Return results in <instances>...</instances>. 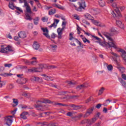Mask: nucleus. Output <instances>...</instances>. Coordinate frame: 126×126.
<instances>
[{
  "label": "nucleus",
  "instance_id": "nucleus-50",
  "mask_svg": "<svg viewBox=\"0 0 126 126\" xmlns=\"http://www.w3.org/2000/svg\"><path fill=\"white\" fill-rule=\"evenodd\" d=\"M90 115L91 114L87 111L86 114L84 116V118H88V117H89Z\"/></svg>",
  "mask_w": 126,
  "mask_h": 126
},
{
  "label": "nucleus",
  "instance_id": "nucleus-4",
  "mask_svg": "<svg viewBox=\"0 0 126 126\" xmlns=\"http://www.w3.org/2000/svg\"><path fill=\"white\" fill-rule=\"evenodd\" d=\"M8 52H14V48L10 45H7L6 47H4V45H1L0 53L2 54H8Z\"/></svg>",
  "mask_w": 126,
  "mask_h": 126
},
{
  "label": "nucleus",
  "instance_id": "nucleus-3",
  "mask_svg": "<svg viewBox=\"0 0 126 126\" xmlns=\"http://www.w3.org/2000/svg\"><path fill=\"white\" fill-rule=\"evenodd\" d=\"M39 102L40 103H44V104H51V103H52L51 100L45 98H41L40 100H38L36 101L37 104H35L34 107L38 111H39L40 112L45 111V106L42 105V104H39Z\"/></svg>",
  "mask_w": 126,
  "mask_h": 126
},
{
  "label": "nucleus",
  "instance_id": "nucleus-30",
  "mask_svg": "<svg viewBox=\"0 0 126 126\" xmlns=\"http://www.w3.org/2000/svg\"><path fill=\"white\" fill-rule=\"evenodd\" d=\"M117 68L119 70L120 72L124 73L126 71V68L124 67H117Z\"/></svg>",
  "mask_w": 126,
  "mask_h": 126
},
{
  "label": "nucleus",
  "instance_id": "nucleus-23",
  "mask_svg": "<svg viewBox=\"0 0 126 126\" xmlns=\"http://www.w3.org/2000/svg\"><path fill=\"white\" fill-rule=\"evenodd\" d=\"M28 81V79L25 78H21L20 79V82H19V84H25Z\"/></svg>",
  "mask_w": 126,
  "mask_h": 126
},
{
  "label": "nucleus",
  "instance_id": "nucleus-41",
  "mask_svg": "<svg viewBox=\"0 0 126 126\" xmlns=\"http://www.w3.org/2000/svg\"><path fill=\"white\" fill-rule=\"evenodd\" d=\"M92 22H93V23L94 24V25L98 26V24H99V22H98V21L94 20V18L92 20Z\"/></svg>",
  "mask_w": 126,
  "mask_h": 126
},
{
  "label": "nucleus",
  "instance_id": "nucleus-26",
  "mask_svg": "<svg viewBox=\"0 0 126 126\" xmlns=\"http://www.w3.org/2000/svg\"><path fill=\"white\" fill-rule=\"evenodd\" d=\"M84 17L87 18V19H88L89 20H92V19L94 18L91 15L89 14V13H86L84 15Z\"/></svg>",
  "mask_w": 126,
  "mask_h": 126
},
{
  "label": "nucleus",
  "instance_id": "nucleus-52",
  "mask_svg": "<svg viewBox=\"0 0 126 126\" xmlns=\"http://www.w3.org/2000/svg\"><path fill=\"white\" fill-rule=\"evenodd\" d=\"M122 79H124V80H126V74H122L121 76Z\"/></svg>",
  "mask_w": 126,
  "mask_h": 126
},
{
  "label": "nucleus",
  "instance_id": "nucleus-56",
  "mask_svg": "<svg viewBox=\"0 0 126 126\" xmlns=\"http://www.w3.org/2000/svg\"><path fill=\"white\" fill-rule=\"evenodd\" d=\"M17 111V108H16L14 110L12 111L11 113L12 115H15V113H16Z\"/></svg>",
  "mask_w": 126,
  "mask_h": 126
},
{
  "label": "nucleus",
  "instance_id": "nucleus-46",
  "mask_svg": "<svg viewBox=\"0 0 126 126\" xmlns=\"http://www.w3.org/2000/svg\"><path fill=\"white\" fill-rule=\"evenodd\" d=\"M9 8H11V9H14V8H15V6H14V5H13V4H9Z\"/></svg>",
  "mask_w": 126,
  "mask_h": 126
},
{
  "label": "nucleus",
  "instance_id": "nucleus-17",
  "mask_svg": "<svg viewBox=\"0 0 126 126\" xmlns=\"http://www.w3.org/2000/svg\"><path fill=\"white\" fill-rule=\"evenodd\" d=\"M32 47L34 50H38L40 48V44L37 42V41H34L33 43V44L32 45Z\"/></svg>",
  "mask_w": 126,
  "mask_h": 126
},
{
  "label": "nucleus",
  "instance_id": "nucleus-20",
  "mask_svg": "<svg viewBox=\"0 0 126 126\" xmlns=\"http://www.w3.org/2000/svg\"><path fill=\"white\" fill-rule=\"evenodd\" d=\"M80 124L81 125H84L85 124H87L88 125H89L91 124V122H90V119H84L82 121H81Z\"/></svg>",
  "mask_w": 126,
  "mask_h": 126
},
{
  "label": "nucleus",
  "instance_id": "nucleus-28",
  "mask_svg": "<svg viewBox=\"0 0 126 126\" xmlns=\"http://www.w3.org/2000/svg\"><path fill=\"white\" fill-rule=\"evenodd\" d=\"M120 83H121L122 86H124L125 87V88H126V82H125V80H124V79L121 78L120 80Z\"/></svg>",
  "mask_w": 126,
  "mask_h": 126
},
{
  "label": "nucleus",
  "instance_id": "nucleus-22",
  "mask_svg": "<svg viewBox=\"0 0 126 126\" xmlns=\"http://www.w3.org/2000/svg\"><path fill=\"white\" fill-rule=\"evenodd\" d=\"M42 76H44V79L45 80H47V81H50V80L51 81H53V79H52L53 78L52 77H51V76H49L46 74H43L42 75Z\"/></svg>",
  "mask_w": 126,
  "mask_h": 126
},
{
  "label": "nucleus",
  "instance_id": "nucleus-36",
  "mask_svg": "<svg viewBox=\"0 0 126 126\" xmlns=\"http://www.w3.org/2000/svg\"><path fill=\"white\" fill-rule=\"evenodd\" d=\"M33 23L35 25H38L39 23V17H36L34 19H33Z\"/></svg>",
  "mask_w": 126,
  "mask_h": 126
},
{
  "label": "nucleus",
  "instance_id": "nucleus-51",
  "mask_svg": "<svg viewBox=\"0 0 126 126\" xmlns=\"http://www.w3.org/2000/svg\"><path fill=\"white\" fill-rule=\"evenodd\" d=\"M42 21H43V22H46V21H48V18H47L46 17H44L43 18H42Z\"/></svg>",
  "mask_w": 126,
  "mask_h": 126
},
{
  "label": "nucleus",
  "instance_id": "nucleus-12",
  "mask_svg": "<svg viewBox=\"0 0 126 126\" xmlns=\"http://www.w3.org/2000/svg\"><path fill=\"white\" fill-rule=\"evenodd\" d=\"M63 29L64 28L63 27L62 28H59L57 29V33H58V39H62L63 38Z\"/></svg>",
  "mask_w": 126,
  "mask_h": 126
},
{
  "label": "nucleus",
  "instance_id": "nucleus-62",
  "mask_svg": "<svg viewBox=\"0 0 126 126\" xmlns=\"http://www.w3.org/2000/svg\"><path fill=\"white\" fill-rule=\"evenodd\" d=\"M49 85L51 87H54L55 88H58V87H57V85H54L53 84H50Z\"/></svg>",
  "mask_w": 126,
  "mask_h": 126
},
{
  "label": "nucleus",
  "instance_id": "nucleus-27",
  "mask_svg": "<svg viewBox=\"0 0 126 126\" xmlns=\"http://www.w3.org/2000/svg\"><path fill=\"white\" fill-rule=\"evenodd\" d=\"M116 24L120 28H123V27H124V24H123V23L121 21H116Z\"/></svg>",
  "mask_w": 126,
  "mask_h": 126
},
{
  "label": "nucleus",
  "instance_id": "nucleus-15",
  "mask_svg": "<svg viewBox=\"0 0 126 126\" xmlns=\"http://www.w3.org/2000/svg\"><path fill=\"white\" fill-rule=\"evenodd\" d=\"M29 113L28 112L24 111L20 114V118L21 119H23V120H26L27 119V115H28Z\"/></svg>",
  "mask_w": 126,
  "mask_h": 126
},
{
  "label": "nucleus",
  "instance_id": "nucleus-48",
  "mask_svg": "<svg viewBox=\"0 0 126 126\" xmlns=\"http://www.w3.org/2000/svg\"><path fill=\"white\" fill-rule=\"evenodd\" d=\"M15 9H16V10L20 11V12H23V11L21 9H20V8H19V7L15 6Z\"/></svg>",
  "mask_w": 126,
  "mask_h": 126
},
{
  "label": "nucleus",
  "instance_id": "nucleus-9",
  "mask_svg": "<svg viewBox=\"0 0 126 126\" xmlns=\"http://www.w3.org/2000/svg\"><path fill=\"white\" fill-rule=\"evenodd\" d=\"M24 0V5L23 6V7H26V10L27 11V12L28 13H29L30 14H32V11L31 10V8H30V6L28 5V3L27 2V1L26 0Z\"/></svg>",
  "mask_w": 126,
  "mask_h": 126
},
{
  "label": "nucleus",
  "instance_id": "nucleus-6",
  "mask_svg": "<svg viewBox=\"0 0 126 126\" xmlns=\"http://www.w3.org/2000/svg\"><path fill=\"white\" fill-rule=\"evenodd\" d=\"M78 3L79 4V7L75 6V10H77V11L80 12V11H82V9H85V7H86V4H85V1L79 2Z\"/></svg>",
  "mask_w": 126,
  "mask_h": 126
},
{
  "label": "nucleus",
  "instance_id": "nucleus-25",
  "mask_svg": "<svg viewBox=\"0 0 126 126\" xmlns=\"http://www.w3.org/2000/svg\"><path fill=\"white\" fill-rule=\"evenodd\" d=\"M56 12H57V10L55 8H53L49 11L48 14L49 15H54V14H55Z\"/></svg>",
  "mask_w": 126,
  "mask_h": 126
},
{
  "label": "nucleus",
  "instance_id": "nucleus-47",
  "mask_svg": "<svg viewBox=\"0 0 126 126\" xmlns=\"http://www.w3.org/2000/svg\"><path fill=\"white\" fill-rule=\"evenodd\" d=\"M36 64H37V61H36L31 62V65H36Z\"/></svg>",
  "mask_w": 126,
  "mask_h": 126
},
{
  "label": "nucleus",
  "instance_id": "nucleus-8",
  "mask_svg": "<svg viewBox=\"0 0 126 126\" xmlns=\"http://www.w3.org/2000/svg\"><path fill=\"white\" fill-rule=\"evenodd\" d=\"M43 68H44V65H43V64H41L39 65V67L32 68V69H29V71H30V72H41V71H42V69Z\"/></svg>",
  "mask_w": 126,
  "mask_h": 126
},
{
  "label": "nucleus",
  "instance_id": "nucleus-64",
  "mask_svg": "<svg viewBox=\"0 0 126 126\" xmlns=\"http://www.w3.org/2000/svg\"><path fill=\"white\" fill-rule=\"evenodd\" d=\"M47 126H56V124L55 123H52V124H49L47 125Z\"/></svg>",
  "mask_w": 126,
  "mask_h": 126
},
{
  "label": "nucleus",
  "instance_id": "nucleus-10",
  "mask_svg": "<svg viewBox=\"0 0 126 126\" xmlns=\"http://www.w3.org/2000/svg\"><path fill=\"white\" fill-rule=\"evenodd\" d=\"M119 53H121V57L124 61L125 63H126V52L125 51V50L123 49H119V50L118 51Z\"/></svg>",
  "mask_w": 126,
  "mask_h": 126
},
{
  "label": "nucleus",
  "instance_id": "nucleus-45",
  "mask_svg": "<svg viewBox=\"0 0 126 126\" xmlns=\"http://www.w3.org/2000/svg\"><path fill=\"white\" fill-rule=\"evenodd\" d=\"M5 67H10V66H12L11 63H6L4 64Z\"/></svg>",
  "mask_w": 126,
  "mask_h": 126
},
{
  "label": "nucleus",
  "instance_id": "nucleus-40",
  "mask_svg": "<svg viewBox=\"0 0 126 126\" xmlns=\"http://www.w3.org/2000/svg\"><path fill=\"white\" fill-rule=\"evenodd\" d=\"M104 90H105V88H101L100 90H99V92L98 93V95H102L103 94V92H104Z\"/></svg>",
  "mask_w": 126,
  "mask_h": 126
},
{
  "label": "nucleus",
  "instance_id": "nucleus-5",
  "mask_svg": "<svg viewBox=\"0 0 126 126\" xmlns=\"http://www.w3.org/2000/svg\"><path fill=\"white\" fill-rule=\"evenodd\" d=\"M69 40H70V41H72L70 43L72 46H76L75 43H74V41H75L76 42V43H77V44L79 45L80 47L82 46V44L81 43V42L79 40H78L77 38H74L73 37V33L72 32L69 33Z\"/></svg>",
  "mask_w": 126,
  "mask_h": 126
},
{
  "label": "nucleus",
  "instance_id": "nucleus-7",
  "mask_svg": "<svg viewBox=\"0 0 126 126\" xmlns=\"http://www.w3.org/2000/svg\"><path fill=\"white\" fill-rule=\"evenodd\" d=\"M12 118H13V116H8L5 117V124L4 125H6L7 126H10L12 124Z\"/></svg>",
  "mask_w": 126,
  "mask_h": 126
},
{
  "label": "nucleus",
  "instance_id": "nucleus-57",
  "mask_svg": "<svg viewBox=\"0 0 126 126\" xmlns=\"http://www.w3.org/2000/svg\"><path fill=\"white\" fill-rule=\"evenodd\" d=\"M67 83L69 85H74L75 84V83L72 82V81H68L67 82Z\"/></svg>",
  "mask_w": 126,
  "mask_h": 126
},
{
  "label": "nucleus",
  "instance_id": "nucleus-63",
  "mask_svg": "<svg viewBox=\"0 0 126 126\" xmlns=\"http://www.w3.org/2000/svg\"><path fill=\"white\" fill-rule=\"evenodd\" d=\"M74 17H75V19H76L77 20H79V17L77 14L75 15L74 16Z\"/></svg>",
  "mask_w": 126,
  "mask_h": 126
},
{
  "label": "nucleus",
  "instance_id": "nucleus-14",
  "mask_svg": "<svg viewBox=\"0 0 126 126\" xmlns=\"http://www.w3.org/2000/svg\"><path fill=\"white\" fill-rule=\"evenodd\" d=\"M85 88H87V85L85 84H83L80 86H77L76 87V90L79 91V90H81L82 89H84Z\"/></svg>",
  "mask_w": 126,
  "mask_h": 126
},
{
  "label": "nucleus",
  "instance_id": "nucleus-43",
  "mask_svg": "<svg viewBox=\"0 0 126 126\" xmlns=\"http://www.w3.org/2000/svg\"><path fill=\"white\" fill-rule=\"evenodd\" d=\"M35 2H36V4L39 8H42V5H41V3H40V2H39V0H37V1H35Z\"/></svg>",
  "mask_w": 126,
  "mask_h": 126
},
{
  "label": "nucleus",
  "instance_id": "nucleus-42",
  "mask_svg": "<svg viewBox=\"0 0 126 126\" xmlns=\"http://www.w3.org/2000/svg\"><path fill=\"white\" fill-rule=\"evenodd\" d=\"M107 69L109 71H112V70H113V65L111 64L107 65Z\"/></svg>",
  "mask_w": 126,
  "mask_h": 126
},
{
  "label": "nucleus",
  "instance_id": "nucleus-31",
  "mask_svg": "<svg viewBox=\"0 0 126 126\" xmlns=\"http://www.w3.org/2000/svg\"><path fill=\"white\" fill-rule=\"evenodd\" d=\"M25 19L26 20H30V21H31V20H32V19H33V18L32 17H31V16H30V15H29V14L27 13L26 14Z\"/></svg>",
  "mask_w": 126,
  "mask_h": 126
},
{
  "label": "nucleus",
  "instance_id": "nucleus-16",
  "mask_svg": "<svg viewBox=\"0 0 126 126\" xmlns=\"http://www.w3.org/2000/svg\"><path fill=\"white\" fill-rule=\"evenodd\" d=\"M91 13L93 14L94 15H96L99 13V9H91L90 10Z\"/></svg>",
  "mask_w": 126,
  "mask_h": 126
},
{
  "label": "nucleus",
  "instance_id": "nucleus-19",
  "mask_svg": "<svg viewBox=\"0 0 126 126\" xmlns=\"http://www.w3.org/2000/svg\"><path fill=\"white\" fill-rule=\"evenodd\" d=\"M80 38H81L82 40L84 42V43H86L87 42L88 44H90V41L87 38H86L83 35L81 34L80 35Z\"/></svg>",
  "mask_w": 126,
  "mask_h": 126
},
{
  "label": "nucleus",
  "instance_id": "nucleus-32",
  "mask_svg": "<svg viewBox=\"0 0 126 126\" xmlns=\"http://www.w3.org/2000/svg\"><path fill=\"white\" fill-rule=\"evenodd\" d=\"M41 30L44 32L43 34H49V30H48V28H41Z\"/></svg>",
  "mask_w": 126,
  "mask_h": 126
},
{
  "label": "nucleus",
  "instance_id": "nucleus-54",
  "mask_svg": "<svg viewBox=\"0 0 126 126\" xmlns=\"http://www.w3.org/2000/svg\"><path fill=\"white\" fill-rule=\"evenodd\" d=\"M101 107H102V104L99 103L96 105L95 108H96L97 109H100Z\"/></svg>",
  "mask_w": 126,
  "mask_h": 126
},
{
  "label": "nucleus",
  "instance_id": "nucleus-34",
  "mask_svg": "<svg viewBox=\"0 0 126 126\" xmlns=\"http://www.w3.org/2000/svg\"><path fill=\"white\" fill-rule=\"evenodd\" d=\"M50 49H51V50H52V51H54V52H55V51H56V50H57V49H58V46L57 45H50Z\"/></svg>",
  "mask_w": 126,
  "mask_h": 126
},
{
  "label": "nucleus",
  "instance_id": "nucleus-35",
  "mask_svg": "<svg viewBox=\"0 0 126 126\" xmlns=\"http://www.w3.org/2000/svg\"><path fill=\"white\" fill-rule=\"evenodd\" d=\"M3 85H5V82L1 81V77H0V88L2 87Z\"/></svg>",
  "mask_w": 126,
  "mask_h": 126
},
{
  "label": "nucleus",
  "instance_id": "nucleus-1",
  "mask_svg": "<svg viewBox=\"0 0 126 126\" xmlns=\"http://www.w3.org/2000/svg\"><path fill=\"white\" fill-rule=\"evenodd\" d=\"M103 35L109 40L110 42H103L101 40H100L98 43L99 45L102 46V47H105L106 46H109L110 48H114V49H118V46L114 43V40L112 38V34L108 32H103Z\"/></svg>",
  "mask_w": 126,
  "mask_h": 126
},
{
  "label": "nucleus",
  "instance_id": "nucleus-2",
  "mask_svg": "<svg viewBox=\"0 0 126 126\" xmlns=\"http://www.w3.org/2000/svg\"><path fill=\"white\" fill-rule=\"evenodd\" d=\"M115 1H116V0H108L109 3H112V6L115 11H112L111 14L115 18H120L122 16V14H121V12H120V8L118 7L117 3H115Z\"/></svg>",
  "mask_w": 126,
  "mask_h": 126
},
{
  "label": "nucleus",
  "instance_id": "nucleus-53",
  "mask_svg": "<svg viewBox=\"0 0 126 126\" xmlns=\"http://www.w3.org/2000/svg\"><path fill=\"white\" fill-rule=\"evenodd\" d=\"M13 87H14L13 84H10V85H9L8 86V89H12V88H13Z\"/></svg>",
  "mask_w": 126,
  "mask_h": 126
},
{
  "label": "nucleus",
  "instance_id": "nucleus-13",
  "mask_svg": "<svg viewBox=\"0 0 126 126\" xmlns=\"http://www.w3.org/2000/svg\"><path fill=\"white\" fill-rule=\"evenodd\" d=\"M18 35L19 38H21V39H25V38L27 37V34H26V32L23 31H21L18 32Z\"/></svg>",
  "mask_w": 126,
  "mask_h": 126
},
{
  "label": "nucleus",
  "instance_id": "nucleus-21",
  "mask_svg": "<svg viewBox=\"0 0 126 126\" xmlns=\"http://www.w3.org/2000/svg\"><path fill=\"white\" fill-rule=\"evenodd\" d=\"M18 99H15V98H13V104L12 105L13 108H15L17 105H18L19 103Z\"/></svg>",
  "mask_w": 126,
  "mask_h": 126
},
{
  "label": "nucleus",
  "instance_id": "nucleus-60",
  "mask_svg": "<svg viewBox=\"0 0 126 126\" xmlns=\"http://www.w3.org/2000/svg\"><path fill=\"white\" fill-rule=\"evenodd\" d=\"M4 75L5 76H11V75H13V74L11 73H5Z\"/></svg>",
  "mask_w": 126,
  "mask_h": 126
},
{
  "label": "nucleus",
  "instance_id": "nucleus-49",
  "mask_svg": "<svg viewBox=\"0 0 126 126\" xmlns=\"http://www.w3.org/2000/svg\"><path fill=\"white\" fill-rule=\"evenodd\" d=\"M72 119L74 121V122H76V121H79V120L77 116L72 117Z\"/></svg>",
  "mask_w": 126,
  "mask_h": 126
},
{
  "label": "nucleus",
  "instance_id": "nucleus-61",
  "mask_svg": "<svg viewBox=\"0 0 126 126\" xmlns=\"http://www.w3.org/2000/svg\"><path fill=\"white\" fill-rule=\"evenodd\" d=\"M68 5H69V6H74L75 8V6H76L74 5V4L68 2Z\"/></svg>",
  "mask_w": 126,
  "mask_h": 126
},
{
  "label": "nucleus",
  "instance_id": "nucleus-58",
  "mask_svg": "<svg viewBox=\"0 0 126 126\" xmlns=\"http://www.w3.org/2000/svg\"><path fill=\"white\" fill-rule=\"evenodd\" d=\"M25 97H27V98H30L31 95L30 94H24Z\"/></svg>",
  "mask_w": 126,
  "mask_h": 126
},
{
  "label": "nucleus",
  "instance_id": "nucleus-38",
  "mask_svg": "<svg viewBox=\"0 0 126 126\" xmlns=\"http://www.w3.org/2000/svg\"><path fill=\"white\" fill-rule=\"evenodd\" d=\"M96 121H97L96 117L92 118L91 120H90V122L91 123V124H90V126H91L92 124H94V122H96Z\"/></svg>",
  "mask_w": 126,
  "mask_h": 126
},
{
  "label": "nucleus",
  "instance_id": "nucleus-18",
  "mask_svg": "<svg viewBox=\"0 0 126 126\" xmlns=\"http://www.w3.org/2000/svg\"><path fill=\"white\" fill-rule=\"evenodd\" d=\"M39 79H40V78L35 76H32L30 78L31 81H32V82L39 81Z\"/></svg>",
  "mask_w": 126,
  "mask_h": 126
},
{
  "label": "nucleus",
  "instance_id": "nucleus-11",
  "mask_svg": "<svg viewBox=\"0 0 126 126\" xmlns=\"http://www.w3.org/2000/svg\"><path fill=\"white\" fill-rule=\"evenodd\" d=\"M43 35L47 38V39H49V40H51V41H53L52 39H55V38L57 37V35L54 32L51 34V36H50L48 33H43Z\"/></svg>",
  "mask_w": 126,
  "mask_h": 126
},
{
  "label": "nucleus",
  "instance_id": "nucleus-24",
  "mask_svg": "<svg viewBox=\"0 0 126 126\" xmlns=\"http://www.w3.org/2000/svg\"><path fill=\"white\" fill-rule=\"evenodd\" d=\"M70 107L71 108H73V110H80V109H81V106L79 105H75L74 104H70Z\"/></svg>",
  "mask_w": 126,
  "mask_h": 126
},
{
  "label": "nucleus",
  "instance_id": "nucleus-39",
  "mask_svg": "<svg viewBox=\"0 0 126 126\" xmlns=\"http://www.w3.org/2000/svg\"><path fill=\"white\" fill-rule=\"evenodd\" d=\"M94 110V107H91V108L87 109V112H88L91 115V114H92V112H93Z\"/></svg>",
  "mask_w": 126,
  "mask_h": 126
},
{
  "label": "nucleus",
  "instance_id": "nucleus-44",
  "mask_svg": "<svg viewBox=\"0 0 126 126\" xmlns=\"http://www.w3.org/2000/svg\"><path fill=\"white\" fill-rule=\"evenodd\" d=\"M49 28H52V27H54L56 28L57 27V25H56V22H54L51 25L49 26Z\"/></svg>",
  "mask_w": 126,
  "mask_h": 126
},
{
  "label": "nucleus",
  "instance_id": "nucleus-33",
  "mask_svg": "<svg viewBox=\"0 0 126 126\" xmlns=\"http://www.w3.org/2000/svg\"><path fill=\"white\" fill-rule=\"evenodd\" d=\"M23 61L24 63H25V64H27L28 65H31V62H30L29 60H27L26 59H23Z\"/></svg>",
  "mask_w": 126,
  "mask_h": 126
},
{
  "label": "nucleus",
  "instance_id": "nucleus-37",
  "mask_svg": "<svg viewBox=\"0 0 126 126\" xmlns=\"http://www.w3.org/2000/svg\"><path fill=\"white\" fill-rule=\"evenodd\" d=\"M37 125H38L39 126H45L47 125V122H38Z\"/></svg>",
  "mask_w": 126,
  "mask_h": 126
},
{
  "label": "nucleus",
  "instance_id": "nucleus-29",
  "mask_svg": "<svg viewBox=\"0 0 126 126\" xmlns=\"http://www.w3.org/2000/svg\"><path fill=\"white\" fill-rule=\"evenodd\" d=\"M53 6H54L55 7H57V8H59V9H62V10H63L64 9V7L58 4H55L53 5Z\"/></svg>",
  "mask_w": 126,
  "mask_h": 126
},
{
  "label": "nucleus",
  "instance_id": "nucleus-55",
  "mask_svg": "<svg viewBox=\"0 0 126 126\" xmlns=\"http://www.w3.org/2000/svg\"><path fill=\"white\" fill-rule=\"evenodd\" d=\"M93 37H94V38H95V39L98 41V42L100 41H101V39H100V38L97 37V36H95L94 35H93Z\"/></svg>",
  "mask_w": 126,
  "mask_h": 126
},
{
  "label": "nucleus",
  "instance_id": "nucleus-59",
  "mask_svg": "<svg viewBox=\"0 0 126 126\" xmlns=\"http://www.w3.org/2000/svg\"><path fill=\"white\" fill-rule=\"evenodd\" d=\"M92 99V97H90L87 100H86V103H89L90 101H91V99Z\"/></svg>",
  "mask_w": 126,
  "mask_h": 126
}]
</instances>
